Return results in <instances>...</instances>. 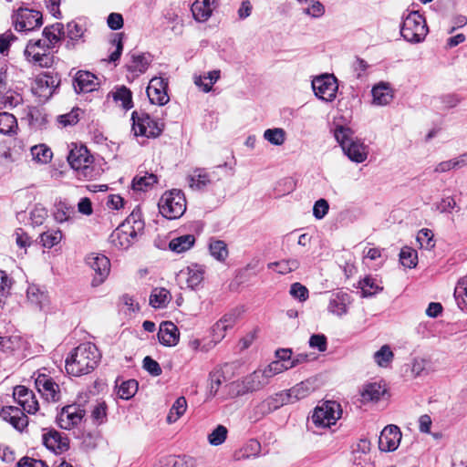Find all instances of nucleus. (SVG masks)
I'll return each mask as SVG.
<instances>
[{
    "label": "nucleus",
    "mask_w": 467,
    "mask_h": 467,
    "mask_svg": "<svg viewBox=\"0 0 467 467\" xmlns=\"http://www.w3.org/2000/svg\"><path fill=\"white\" fill-rule=\"evenodd\" d=\"M31 155L34 161L47 164L52 160L53 152L47 145L39 144L31 148Z\"/></svg>",
    "instance_id": "58836bf2"
},
{
    "label": "nucleus",
    "mask_w": 467,
    "mask_h": 467,
    "mask_svg": "<svg viewBox=\"0 0 467 467\" xmlns=\"http://www.w3.org/2000/svg\"><path fill=\"white\" fill-rule=\"evenodd\" d=\"M16 467H48L43 461L35 460L29 457L22 458Z\"/></svg>",
    "instance_id": "774afa93"
},
{
    "label": "nucleus",
    "mask_w": 467,
    "mask_h": 467,
    "mask_svg": "<svg viewBox=\"0 0 467 467\" xmlns=\"http://www.w3.org/2000/svg\"><path fill=\"white\" fill-rule=\"evenodd\" d=\"M87 264L95 272L92 285H101L108 277L110 270V262L107 256L100 254H91L86 258Z\"/></svg>",
    "instance_id": "ddd939ff"
},
{
    "label": "nucleus",
    "mask_w": 467,
    "mask_h": 467,
    "mask_svg": "<svg viewBox=\"0 0 467 467\" xmlns=\"http://www.w3.org/2000/svg\"><path fill=\"white\" fill-rule=\"evenodd\" d=\"M291 368L288 367V364L282 362L281 360H275L271 362L265 368V371L266 372L269 379L274 377L275 375H277L279 373L284 372L285 370H287Z\"/></svg>",
    "instance_id": "bf43d9fd"
},
{
    "label": "nucleus",
    "mask_w": 467,
    "mask_h": 467,
    "mask_svg": "<svg viewBox=\"0 0 467 467\" xmlns=\"http://www.w3.org/2000/svg\"><path fill=\"white\" fill-rule=\"evenodd\" d=\"M59 78L57 76H52L50 74H44L38 78L37 83L41 88H47L51 90H54L59 85Z\"/></svg>",
    "instance_id": "680f3d73"
},
{
    "label": "nucleus",
    "mask_w": 467,
    "mask_h": 467,
    "mask_svg": "<svg viewBox=\"0 0 467 467\" xmlns=\"http://www.w3.org/2000/svg\"><path fill=\"white\" fill-rule=\"evenodd\" d=\"M427 33L428 27L424 17L418 11L409 13L400 28L403 38L410 43H419L425 38Z\"/></svg>",
    "instance_id": "6e6552de"
},
{
    "label": "nucleus",
    "mask_w": 467,
    "mask_h": 467,
    "mask_svg": "<svg viewBox=\"0 0 467 467\" xmlns=\"http://www.w3.org/2000/svg\"><path fill=\"white\" fill-rule=\"evenodd\" d=\"M35 384L47 400L57 401L59 400V386L48 375L38 372L35 378Z\"/></svg>",
    "instance_id": "dca6fc26"
},
{
    "label": "nucleus",
    "mask_w": 467,
    "mask_h": 467,
    "mask_svg": "<svg viewBox=\"0 0 467 467\" xmlns=\"http://www.w3.org/2000/svg\"><path fill=\"white\" fill-rule=\"evenodd\" d=\"M334 136L349 160L357 163H361L367 160L368 155V146L358 140H354L353 132L349 128L337 127Z\"/></svg>",
    "instance_id": "39448f33"
},
{
    "label": "nucleus",
    "mask_w": 467,
    "mask_h": 467,
    "mask_svg": "<svg viewBox=\"0 0 467 467\" xmlns=\"http://www.w3.org/2000/svg\"><path fill=\"white\" fill-rule=\"evenodd\" d=\"M160 213L167 219L180 218L186 211V199L183 192L178 189L165 192L159 202Z\"/></svg>",
    "instance_id": "423d86ee"
},
{
    "label": "nucleus",
    "mask_w": 467,
    "mask_h": 467,
    "mask_svg": "<svg viewBox=\"0 0 467 467\" xmlns=\"http://www.w3.org/2000/svg\"><path fill=\"white\" fill-rule=\"evenodd\" d=\"M128 56L130 60L126 64V67L128 71L137 75L145 73L152 61L150 53L130 52Z\"/></svg>",
    "instance_id": "4be33fe9"
},
{
    "label": "nucleus",
    "mask_w": 467,
    "mask_h": 467,
    "mask_svg": "<svg viewBox=\"0 0 467 467\" xmlns=\"http://www.w3.org/2000/svg\"><path fill=\"white\" fill-rule=\"evenodd\" d=\"M351 296L344 291L333 293L328 301L327 311L337 317H343L348 313V306L351 304Z\"/></svg>",
    "instance_id": "412c9836"
},
{
    "label": "nucleus",
    "mask_w": 467,
    "mask_h": 467,
    "mask_svg": "<svg viewBox=\"0 0 467 467\" xmlns=\"http://www.w3.org/2000/svg\"><path fill=\"white\" fill-rule=\"evenodd\" d=\"M85 29L77 24L74 21H71L67 23V48H74L75 46L79 42L83 41L82 37L84 36Z\"/></svg>",
    "instance_id": "2f4dec72"
},
{
    "label": "nucleus",
    "mask_w": 467,
    "mask_h": 467,
    "mask_svg": "<svg viewBox=\"0 0 467 467\" xmlns=\"http://www.w3.org/2000/svg\"><path fill=\"white\" fill-rule=\"evenodd\" d=\"M312 391V388L308 382H300L296 384L287 392L291 402H296L301 399L307 397Z\"/></svg>",
    "instance_id": "a19ab883"
},
{
    "label": "nucleus",
    "mask_w": 467,
    "mask_h": 467,
    "mask_svg": "<svg viewBox=\"0 0 467 467\" xmlns=\"http://www.w3.org/2000/svg\"><path fill=\"white\" fill-rule=\"evenodd\" d=\"M164 466L161 467H194L195 461L192 457L166 458Z\"/></svg>",
    "instance_id": "864d4df0"
},
{
    "label": "nucleus",
    "mask_w": 467,
    "mask_h": 467,
    "mask_svg": "<svg viewBox=\"0 0 467 467\" xmlns=\"http://www.w3.org/2000/svg\"><path fill=\"white\" fill-rule=\"evenodd\" d=\"M299 261L295 258L281 260L269 263L267 267L273 269L280 275H286L296 271L299 267Z\"/></svg>",
    "instance_id": "c9c22d12"
},
{
    "label": "nucleus",
    "mask_w": 467,
    "mask_h": 467,
    "mask_svg": "<svg viewBox=\"0 0 467 467\" xmlns=\"http://www.w3.org/2000/svg\"><path fill=\"white\" fill-rule=\"evenodd\" d=\"M27 298L32 303L42 308L47 303V295L36 285H30L26 291Z\"/></svg>",
    "instance_id": "79ce46f5"
},
{
    "label": "nucleus",
    "mask_w": 467,
    "mask_h": 467,
    "mask_svg": "<svg viewBox=\"0 0 467 467\" xmlns=\"http://www.w3.org/2000/svg\"><path fill=\"white\" fill-rule=\"evenodd\" d=\"M15 28L18 32L32 31L43 24L42 14L34 9L20 7L12 16Z\"/></svg>",
    "instance_id": "9b49d317"
},
{
    "label": "nucleus",
    "mask_w": 467,
    "mask_h": 467,
    "mask_svg": "<svg viewBox=\"0 0 467 467\" xmlns=\"http://www.w3.org/2000/svg\"><path fill=\"white\" fill-rule=\"evenodd\" d=\"M47 217V210L42 206H36L30 213L32 224L35 226H39L43 224Z\"/></svg>",
    "instance_id": "13d9d810"
},
{
    "label": "nucleus",
    "mask_w": 467,
    "mask_h": 467,
    "mask_svg": "<svg viewBox=\"0 0 467 467\" xmlns=\"http://www.w3.org/2000/svg\"><path fill=\"white\" fill-rule=\"evenodd\" d=\"M13 397L22 409L15 406L4 407L0 411V417L21 431L28 424L25 412L36 413L38 410V401L32 390L21 385L14 388Z\"/></svg>",
    "instance_id": "f03ea898"
},
{
    "label": "nucleus",
    "mask_w": 467,
    "mask_h": 467,
    "mask_svg": "<svg viewBox=\"0 0 467 467\" xmlns=\"http://www.w3.org/2000/svg\"><path fill=\"white\" fill-rule=\"evenodd\" d=\"M287 403H292L287 392H278L261 401L254 409L255 413L260 416H265Z\"/></svg>",
    "instance_id": "f3484780"
},
{
    "label": "nucleus",
    "mask_w": 467,
    "mask_h": 467,
    "mask_svg": "<svg viewBox=\"0 0 467 467\" xmlns=\"http://www.w3.org/2000/svg\"><path fill=\"white\" fill-rule=\"evenodd\" d=\"M384 385L378 382L368 383L363 386L360 395L363 402H377L386 393Z\"/></svg>",
    "instance_id": "cd10ccee"
},
{
    "label": "nucleus",
    "mask_w": 467,
    "mask_h": 467,
    "mask_svg": "<svg viewBox=\"0 0 467 467\" xmlns=\"http://www.w3.org/2000/svg\"><path fill=\"white\" fill-rule=\"evenodd\" d=\"M43 443L48 450L57 454L62 453L69 448L67 436L56 430H50L43 434Z\"/></svg>",
    "instance_id": "6ab92c4d"
},
{
    "label": "nucleus",
    "mask_w": 467,
    "mask_h": 467,
    "mask_svg": "<svg viewBox=\"0 0 467 467\" xmlns=\"http://www.w3.org/2000/svg\"><path fill=\"white\" fill-rule=\"evenodd\" d=\"M78 211L83 215H91L93 213V208L90 199L88 197L81 198L78 202Z\"/></svg>",
    "instance_id": "338daca9"
},
{
    "label": "nucleus",
    "mask_w": 467,
    "mask_h": 467,
    "mask_svg": "<svg viewBox=\"0 0 467 467\" xmlns=\"http://www.w3.org/2000/svg\"><path fill=\"white\" fill-rule=\"evenodd\" d=\"M84 416L85 410L81 409L80 406L76 404L67 405L61 410L57 416V423L62 429L71 430L81 422Z\"/></svg>",
    "instance_id": "4468645a"
},
{
    "label": "nucleus",
    "mask_w": 467,
    "mask_h": 467,
    "mask_svg": "<svg viewBox=\"0 0 467 467\" xmlns=\"http://www.w3.org/2000/svg\"><path fill=\"white\" fill-rule=\"evenodd\" d=\"M393 352L388 345L382 346L374 353V360L380 367H387L393 358Z\"/></svg>",
    "instance_id": "8fccbe9b"
},
{
    "label": "nucleus",
    "mask_w": 467,
    "mask_h": 467,
    "mask_svg": "<svg viewBox=\"0 0 467 467\" xmlns=\"http://www.w3.org/2000/svg\"><path fill=\"white\" fill-rule=\"evenodd\" d=\"M168 82L162 78H153L147 88V95L152 104L163 106L169 102Z\"/></svg>",
    "instance_id": "2eb2a0df"
},
{
    "label": "nucleus",
    "mask_w": 467,
    "mask_h": 467,
    "mask_svg": "<svg viewBox=\"0 0 467 467\" xmlns=\"http://www.w3.org/2000/svg\"><path fill=\"white\" fill-rule=\"evenodd\" d=\"M269 377L265 369L255 370L243 381L244 389L248 392L257 391L269 383Z\"/></svg>",
    "instance_id": "393cba45"
},
{
    "label": "nucleus",
    "mask_w": 467,
    "mask_h": 467,
    "mask_svg": "<svg viewBox=\"0 0 467 467\" xmlns=\"http://www.w3.org/2000/svg\"><path fill=\"white\" fill-rule=\"evenodd\" d=\"M264 139L273 145L280 146L285 142V131L281 128L267 129L264 132Z\"/></svg>",
    "instance_id": "c03bdc74"
},
{
    "label": "nucleus",
    "mask_w": 467,
    "mask_h": 467,
    "mask_svg": "<svg viewBox=\"0 0 467 467\" xmlns=\"http://www.w3.org/2000/svg\"><path fill=\"white\" fill-rule=\"evenodd\" d=\"M171 295L163 287H156L150 296V305L154 308H164L170 303Z\"/></svg>",
    "instance_id": "c756f323"
},
{
    "label": "nucleus",
    "mask_w": 467,
    "mask_h": 467,
    "mask_svg": "<svg viewBox=\"0 0 467 467\" xmlns=\"http://www.w3.org/2000/svg\"><path fill=\"white\" fill-rule=\"evenodd\" d=\"M309 346L313 348H317L320 352L327 349V337L323 334H315L310 337Z\"/></svg>",
    "instance_id": "69168bd1"
},
{
    "label": "nucleus",
    "mask_w": 467,
    "mask_h": 467,
    "mask_svg": "<svg viewBox=\"0 0 467 467\" xmlns=\"http://www.w3.org/2000/svg\"><path fill=\"white\" fill-rule=\"evenodd\" d=\"M210 253L218 261H224L228 256L227 245L223 241L217 240L210 244Z\"/></svg>",
    "instance_id": "de8ad7c7"
},
{
    "label": "nucleus",
    "mask_w": 467,
    "mask_h": 467,
    "mask_svg": "<svg viewBox=\"0 0 467 467\" xmlns=\"http://www.w3.org/2000/svg\"><path fill=\"white\" fill-rule=\"evenodd\" d=\"M400 261L405 267H415L418 262L417 251L407 246L403 247L400 253Z\"/></svg>",
    "instance_id": "a18cd8bd"
},
{
    "label": "nucleus",
    "mask_w": 467,
    "mask_h": 467,
    "mask_svg": "<svg viewBox=\"0 0 467 467\" xmlns=\"http://www.w3.org/2000/svg\"><path fill=\"white\" fill-rule=\"evenodd\" d=\"M75 214V209L66 202L59 201L55 203L53 212L54 219L59 223L68 221Z\"/></svg>",
    "instance_id": "72a5a7b5"
},
{
    "label": "nucleus",
    "mask_w": 467,
    "mask_h": 467,
    "mask_svg": "<svg viewBox=\"0 0 467 467\" xmlns=\"http://www.w3.org/2000/svg\"><path fill=\"white\" fill-rule=\"evenodd\" d=\"M219 5L220 0H195L191 6V11L197 22H206Z\"/></svg>",
    "instance_id": "aec40b11"
},
{
    "label": "nucleus",
    "mask_w": 467,
    "mask_h": 467,
    "mask_svg": "<svg viewBox=\"0 0 467 467\" xmlns=\"http://www.w3.org/2000/svg\"><path fill=\"white\" fill-rule=\"evenodd\" d=\"M373 102L379 106H385L389 104L393 95L391 89L386 84H379L372 88Z\"/></svg>",
    "instance_id": "473e14b6"
},
{
    "label": "nucleus",
    "mask_w": 467,
    "mask_h": 467,
    "mask_svg": "<svg viewBox=\"0 0 467 467\" xmlns=\"http://www.w3.org/2000/svg\"><path fill=\"white\" fill-rule=\"evenodd\" d=\"M401 432L396 425H388L381 431L379 438V448L382 451H395L400 441Z\"/></svg>",
    "instance_id": "a211bd4d"
},
{
    "label": "nucleus",
    "mask_w": 467,
    "mask_h": 467,
    "mask_svg": "<svg viewBox=\"0 0 467 467\" xmlns=\"http://www.w3.org/2000/svg\"><path fill=\"white\" fill-rule=\"evenodd\" d=\"M204 266L198 264H192L186 269L181 271V275L186 279L188 287L196 288L204 278Z\"/></svg>",
    "instance_id": "a878e982"
},
{
    "label": "nucleus",
    "mask_w": 467,
    "mask_h": 467,
    "mask_svg": "<svg viewBox=\"0 0 467 467\" xmlns=\"http://www.w3.org/2000/svg\"><path fill=\"white\" fill-rule=\"evenodd\" d=\"M187 182L192 190H203L212 182L211 174L204 168H195L187 176Z\"/></svg>",
    "instance_id": "b1692460"
},
{
    "label": "nucleus",
    "mask_w": 467,
    "mask_h": 467,
    "mask_svg": "<svg viewBox=\"0 0 467 467\" xmlns=\"http://www.w3.org/2000/svg\"><path fill=\"white\" fill-rule=\"evenodd\" d=\"M341 415L340 404L334 400H327L316 407L311 419L317 427L327 428L336 424Z\"/></svg>",
    "instance_id": "9d476101"
},
{
    "label": "nucleus",
    "mask_w": 467,
    "mask_h": 467,
    "mask_svg": "<svg viewBox=\"0 0 467 467\" xmlns=\"http://www.w3.org/2000/svg\"><path fill=\"white\" fill-rule=\"evenodd\" d=\"M195 243L193 234H183L175 237L170 241L169 248L177 254H181L191 249Z\"/></svg>",
    "instance_id": "7c9ffc66"
},
{
    "label": "nucleus",
    "mask_w": 467,
    "mask_h": 467,
    "mask_svg": "<svg viewBox=\"0 0 467 467\" xmlns=\"http://www.w3.org/2000/svg\"><path fill=\"white\" fill-rule=\"evenodd\" d=\"M454 298L462 310H467V275L458 280Z\"/></svg>",
    "instance_id": "e433bc0d"
},
{
    "label": "nucleus",
    "mask_w": 467,
    "mask_h": 467,
    "mask_svg": "<svg viewBox=\"0 0 467 467\" xmlns=\"http://www.w3.org/2000/svg\"><path fill=\"white\" fill-rule=\"evenodd\" d=\"M91 418L93 421L100 425L106 421L107 419V405L104 401L97 402L91 410Z\"/></svg>",
    "instance_id": "5fc2aeb1"
},
{
    "label": "nucleus",
    "mask_w": 467,
    "mask_h": 467,
    "mask_svg": "<svg viewBox=\"0 0 467 467\" xmlns=\"http://www.w3.org/2000/svg\"><path fill=\"white\" fill-rule=\"evenodd\" d=\"M143 368L155 377L160 376L162 372L159 363L149 356L145 357L143 359Z\"/></svg>",
    "instance_id": "0e129e2a"
},
{
    "label": "nucleus",
    "mask_w": 467,
    "mask_h": 467,
    "mask_svg": "<svg viewBox=\"0 0 467 467\" xmlns=\"http://www.w3.org/2000/svg\"><path fill=\"white\" fill-rule=\"evenodd\" d=\"M96 76L88 71H78L74 78V89L76 92H90L95 89Z\"/></svg>",
    "instance_id": "bb28decb"
},
{
    "label": "nucleus",
    "mask_w": 467,
    "mask_h": 467,
    "mask_svg": "<svg viewBox=\"0 0 467 467\" xmlns=\"http://www.w3.org/2000/svg\"><path fill=\"white\" fill-rule=\"evenodd\" d=\"M290 295L301 302L308 298V289L300 283L292 284L289 291Z\"/></svg>",
    "instance_id": "e2e57ef3"
},
{
    "label": "nucleus",
    "mask_w": 467,
    "mask_h": 467,
    "mask_svg": "<svg viewBox=\"0 0 467 467\" xmlns=\"http://www.w3.org/2000/svg\"><path fill=\"white\" fill-rule=\"evenodd\" d=\"M312 88L319 99L331 102L336 99L338 85L333 75L325 74L312 80Z\"/></svg>",
    "instance_id": "f8f14e48"
},
{
    "label": "nucleus",
    "mask_w": 467,
    "mask_h": 467,
    "mask_svg": "<svg viewBox=\"0 0 467 467\" xmlns=\"http://www.w3.org/2000/svg\"><path fill=\"white\" fill-rule=\"evenodd\" d=\"M79 120V109H73L70 112L59 115L57 121L63 126H73Z\"/></svg>",
    "instance_id": "6e6d98bb"
},
{
    "label": "nucleus",
    "mask_w": 467,
    "mask_h": 467,
    "mask_svg": "<svg viewBox=\"0 0 467 467\" xmlns=\"http://www.w3.org/2000/svg\"><path fill=\"white\" fill-rule=\"evenodd\" d=\"M18 124L16 118L9 112H0V133L13 136L17 133Z\"/></svg>",
    "instance_id": "c85d7f7f"
},
{
    "label": "nucleus",
    "mask_w": 467,
    "mask_h": 467,
    "mask_svg": "<svg viewBox=\"0 0 467 467\" xmlns=\"http://www.w3.org/2000/svg\"><path fill=\"white\" fill-rule=\"evenodd\" d=\"M228 431L223 425H218L209 435L208 441L211 445L218 446L223 444L227 437Z\"/></svg>",
    "instance_id": "603ef678"
},
{
    "label": "nucleus",
    "mask_w": 467,
    "mask_h": 467,
    "mask_svg": "<svg viewBox=\"0 0 467 467\" xmlns=\"http://www.w3.org/2000/svg\"><path fill=\"white\" fill-rule=\"evenodd\" d=\"M67 161L79 177L85 179H91L93 177V158L86 146L72 144L67 155Z\"/></svg>",
    "instance_id": "0eeeda50"
},
{
    "label": "nucleus",
    "mask_w": 467,
    "mask_h": 467,
    "mask_svg": "<svg viewBox=\"0 0 467 467\" xmlns=\"http://www.w3.org/2000/svg\"><path fill=\"white\" fill-rule=\"evenodd\" d=\"M64 34V26L61 23L46 26L43 30V39L30 40L27 43L24 51L26 60L41 67H50L53 57L48 50L61 40Z\"/></svg>",
    "instance_id": "f257e3e1"
},
{
    "label": "nucleus",
    "mask_w": 467,
    "mask_h": 467,
    "mask_svg": "<svg viewBox=\"0 0 467 467\" xmlns=\"http://www.w3.org/2000/svg\"><path fill=\"white\" fill-rule=\"evenodd\" d=\"M328 210L329 204L327 201L325 199H319L314 204L313 215L316 219L321 220L327 214Z\"/></svg>",
    "instance_id": "052dcab7"
},
{
    "label": "nucleus",
    "mask_w": 467,
    "mask_h": 467,
    "mask_svg": "<svg viewBox=\"0 0 467 467\" xmlns=\"http://www.w3.org/2000/svg\"><path fill=\"white\" fill-rule=\"evenodd\" d=\"M132 131L135 136L157 138L163 130V124L151 119L144 111H133L131 115Z\"/></svg>",
    "instance_id": "1a4fd4ad"
},
{
    "label": "nucleus",
    "mask_w": 467,
    "mask_h": 467,
    "mask_svg": "<svg viewBox=\"0 0 467 467\" xmlns=\"http://www.w3.org/2000/svg\"><path fill=\"white\" fill-rule=\"evenodd\" d=\"M434 234L431 230L423 228L417 234V242L420 248L431 250L435 246Z\"/></svg>",
    "instance_id": "09e8293b"
},
{
    "label": "nucleus",
    "mask_w": 467,
    "mask_h": 467,
    "mask_svg": "<svg viewBox=\"0 0 467 467\" xmlns=\"http://www.w3.org/2000/svg\"><path fill=\"white\" fill-rule=\"evenodd\" d=\"M187 400L184 397H179L172 404L167 416L168 423L176 422L186 411Z\"/></svg>",
    "instance_id": "4c0bfd02"
},
{
    "label": "nucleus",
    "mask_w": 467,
    "mask_h": 467,
    "mask_svg": "<svg viewBox=\"0 0 467 467\" xmlns=\"http://www.w3.org/2000/svg\"><path fill=\"white\" fill-rule=\"evenodd\" d=\"M63 234L59 229L47 230L40 234V242L45 248L50 249L60 243Z\"/></svg>",
    "instance_id": "ea45409f"
},
{
    "label": "nucleus",
    "mask_w": 467,
    "mask_h": 467,
    "mask_svg": "<svg viewBox=\"0 0 467 467\" xmlns=\"http://www.w3.org/2000/svg\"><path fill=\"white\" fill-rule=\"evenodd\" d=\"M138 391V382L135 379H129L121 382L118 387V396L122 400L131 399Z\"/></svg>",
    "instance_id": "37998d69"
},
{
    "label": "nucleus",
    "mask_w": 467,
    "mask_h": 467,
    "mask_svg": "<svg viewBox=\"0 0 467 467\" xmlns=\"http://www.w3.org/2000/svg\"><path fill=\"white\" fill-rule=\"evenodd\" d=\"M360 288L363 296H371L382 290V287L379 285L377 280L372 277H365L360 282Z\"/></svg>",
    "instance_id": "3c124183"
},
{
    "label": "nucleus",
    "mask_w": 467,
    "mask_h": 467,
    "mask_svg": "<svg viewBox=\"0 0 467 467\" xmlns=\"http://www.w3.org/2000/svg\"><path fill=\"white\" fill-rule=\"evenodd\" d=\"M113 99L116 102L119 101L123 109H129L133 106L131 91L124 86L113 93Z\"/></svg>",
    "instance_id": "49530a36"
},
{
    "label": "nucleus",
    "mask_w": 467,
    "mask_h": 467,
    "mask_svg": "<svg viewBox=\"0 0 467 467\" xmlns=\"http://www.w3.org/2000/svg\"><path fill=\"white\" fill-rule=\"evenodd\" d=\"M110 42L116 49L109 55L108 61L116 62L119 59L123 50L122 34H115Z\"/></svg>",
    "instance_id": "4d7b16f0"
},
{
    "label": "nucleus",
    "mask_w": 467,
    "mask_h": 467,
    "mask_svg": "<svg viewBox=\"0 0 467 467\" xmlns=\"http://www.w3.org/2000/svg\"><path fill=\"white\" fill-rule=\"evenodd\" d=\"M158 182V178L153 173L145 172L144 175H137L132 181V189L139 192H146Z\"/></svg>",
    "instance_id": "f704fd0d"
},
{
    "label": "nucleus",
    "mask_w": 467,
    "mask_h": 467,
    "mask_svg": "<svg viewBox=\"0 0 467 467\" xmlns=\"http://www.w3.org/2000/svg\"><path fill=\"white\" fill-rule=\"evenodd\" d=\"M100 354L92 343H84L74 348L66 359L67 374L79 377L90 373L98 365Z\"/></svg>",
    "instance_id": "7ed1b4c3"
},
{
    "label": "nucleus",
    "mask_w": 467,
    "mask_h": 467,
    "mask_svg": "<svg viewBox=\"0 0 467 467\" xmlns=\"http://www.w3.org/2000/svg\"><path fill=\"white\" fill-rule=\"evenodd\" d=\"M144 223L137 214L131 213L109 236L110 243L119 249L129 248L142 233Z\"/></svg>",
    "instance_id": "20e7f679"
},
{
    "label": "nucleus",
    "mask_w": 467,
    "mask_h": 467,
    "mask_svg": "<svg viewBox=\"0 0 467 467\" xmlns=\"http://www.w3.org/2000/svg\"><path fill=\"white\" fill-rule=\"evenodd\" d=\"M180 333L178 327L171 321H164L160 325L158 339L163 346L172 347L179 342Z\"/></svg>",
    "instance_id": "5701e85b"
}]
</instances>
